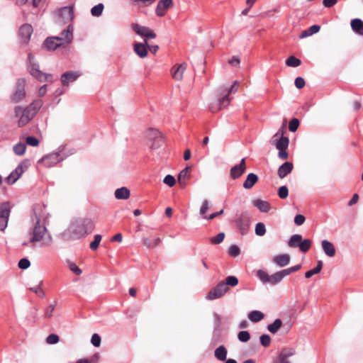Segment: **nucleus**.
Here are the masks:
<instances>
[{"instance_id":"nucleus-1","label":"nucleus","mask_w":363,"mask_h":363,"mask_svg":"<svg viewBox=\"0 0 363 363\" xmlns=\"http://www.w3.org/2000/svg\"><path fill=\"white\" fill-rule=\"evenodd\" d=\"M43 104L42 100L37 99L26 107L21 106H15L13 112L18 126L22 128L28 124L37 115Z\"/></svg>"},{"instance_id":"nucleus-2","label":"nucleus","mask_w":363,"mask_h":363,"mask_svg":"<svg viewBox=\"0 0 363 363\" xmlns=\"http://www.w3.org/2000/svg\"><path fill=\"white\" fill-rule=\"evenodd\" d=\"M37 242H42L43 246H48L52 242L51 236L48 234L46 228L40 223L39 219L29 233V238L27 240H23L21 245L23 247H33Z\"/></svg>"},{"instance_id":"nucleus-3","label":"nucleus","mask_w":363,"mask_h":363,"mask_svg":"<svg viewBox=\"0 0 363 363\" xmlns=\"http://www.w3.org/2000/svg\"><path fill=\"white\" fill-rule=\"evenodd\" d=\"M61 37H48L44 43L43 47L48 51H54L57 48L69 44L73 39V26L70 24L61 34Z\"/></svg>"},{"instance_id":"nucleus-4","label":"nucleus","mask_w":363,"mask_h":363,"mask_svg":"<svg viewBox=\"0 0 363 363\" xmlns=\"http://www.w3.org/2000/svg\"><path fill=\"white\" fill-rule=\"evenodd\" d=\"M238 284V279L235 276H229L226 277L225 281L219 282L214 288L211 289L207 294L206 298L208 300H214L224 296L228 291L229 286H235Z\"/></svg>"},{"instance_id":"nucleus-5","label":"nucleus","mask_w":363,"mask_h":363,"mask_svg":"<svg viewBox=\"0 0 363 363\" xmlns=\"http://www.w3.org/2000/svg\"><path fill=\"white\" fill-rule=\"evenodd\" d=\"M238 91V82H234L233 84L230 88H225L220 91V98L218 100L215 105H212L210 107V110L212 112H216L220 110L223 107H226L230 101L229 94L231 93H235Z\"/></svg>"},{"instance_id":"nucleus-6","label":"nucleus","mask_w":363,"mask_h":363,"mask_svg":"<svg viewBox=\"0 0 363 363\" xmlns=\"http://www.w3.org/2000/svg\"><path fill=\"white\" fill-rule=\"evenodd\" d=\"M29 163L24 160L21 162L16 168L5 179V182L9 184H13L21 175L28 169Z\"/></svg>"},{"instance_id":"nucleus-7","label":"nucleus","mask_w":363,"mask_h":363,"mask_svg":"<svg viewBox=\"0 0 363 363\" xmlns=\"http://www.w3.org/2000/svg\"><path fill=\"white\" fill-rule=\"evenodd\" d=\"M26 81L23 79L17 80L13 93L11 95V101L13 103H18L26 97Z\"/></svg>"},{"instance_id":"nucleus-8","label":"nucleus","mask_w":363,"mask_h":363,"mask_svg":"<svg viewBox=\"0 0 363 363\" xmlns=\"http://www.w3.org/2000/svg\"><path fill=\"white\" fill-rule=\"evenodd\" d=\"M286 123V121L284 122ZM285 123L283 124L282 128L274 135L273 144L278 150L287 149L289 143V140L287 137L284 136Z\"/></svg>"},{"instance_id":"nucleus-9","label":"nucleus","mask_w":363,"mask_h":363,"mask_svg":"<svg viewBox=\"0 0 363 363\" xmlns=\"http://www.w3.org/2000/svg\"><path fill=\"white\" fill-rule=\"evenodd\" d=\"M235 223L242 235H246L248 233L250 225V217L247 212L240 213Z\"/></svg>"},{"instance_id":"nucleus-10","label":"nucleus","mask_w":363,"mask_h":363,"mask_svg":"<svg viewBox=\"0 0 363 363\" xmlns=\"http://www.w3.org/2000/svg\"><path fill=\"white\" fill-rule=\"evenodd\" d=\"M131 27L135 33L143 37L147 40L149 39H154L157 37V35L155 33V31L148 27L143 26L138 23L132 24Z\"/></svg>"},{"instance_id":"nucleus-11","label":"nucleus","mask_w":363,"mask_h":363,"mask_svg":"<svg viewBox=\"0 0 363 363\" xmlns=\"http://www.w3.org/2000/svg\"><path fill=\"white\" fill-rule=\"evenodd\" d=\"M147 137L149 140L157 141V146L155 144H151L150 147L151 150H157L162 146L163 143V138L161 133L155 128H150L146 132Z\"/></svg>"},{"instance_id":"nucleus-12","label":"nucleus","mask_w":363,"mask_h":363,"mask_svg":"<svg viewBox=\"0 0 363 363\" xmlns=\"http://www.w3.org/2000/svg\"><path fill=\"white\" fill-rule=\"evenodd\" d=\"M10 216V206L8 203H4L0 206V230L4 231L8 225Z\"/></svg>"},{"instance_id":"nucleus-13","label":"nucleus","mask_w":363,"mask_h":363,"mask_svg":"<svg viewBox=\"0 0 363 363\" xmlns=\"http://www.w3.org/2000/svg\"><path fill=\"white\" fill-rule=\"evenodd\" d=\"M29 72L32 76L40 80L43 81H52V75L50 74H45L39 70L38 65L35 64H30L29 66Z\"/></svg>"},{"instance_id":"nucleus-14","label":"nucleus","mask_w":363,"mask_h":363,"mask_svg":"<svg viewBox=\"0 0 363 363\" xmlns=\"http://www.w3.org/2000/svg\"><path fill=\"white\" fill-rule=\"evenodd\" d=\"M246 170L245 159L241 160L240 164L233 166L230 169V174L233 179H236L241 177Z\"/></svg>"},{"instance_id":"nucleus-15","label":"nucleus","mask_w":363,"mask_h":363,"mask_svg":"<svg viewBox=\"0 0 363 363\" xmlns=\"http://www.w3.org/2000/svg\"><path fill=\"white\" fill-rule=\"evenodd\" d=\"M173 6V0H160L155 10L156 14L160 16H164L167 11Z\"/></svg>"},{"instance_id":"nucleus-16","label":"nucleus","mask_w":363,"mask_h":363,"mask_svg":"<svg viewBox=\"0 0 363 363\" xmlns=\"http://www.w3.org/2000/svg\"><path fill=\"white\" fill-rule=\"evenodd\" d=\"M33 31L31 25L26 23L21 26L19 29V36L23 43H27L29 41Z\"/></svg>"},{"instance_id":"nucleus-17","label":"nucleus","mask_w":363,"mask_h":363,"mask_svg":"<svg viewBox=\"0 0 363 363\" xmlns=\"http://www.w3.org/2000/svg\"><path fill=\"white\" fill-rule=\"evenodd\" d=\"M81 75V72L79 71L77 72H65L61 76V82L64 86H68L69 82H74L79 76Z\"/></svg>"},{"instance_id":"nucleus-18","label":"nucleus","mask_w":363,"mask_h":363,"mask_svg":"<svg viewBox=\"0 0 363 363\" xmlns=\"http://www.w3.org/2000/svg\"><path fill=\"white\" fill-rule=\"evenodd\" d=\"M186 69V65L182 63L176 65L171 69L172 77L174 80L181 81L183 79L184 73Z\"/></svg>"},{"instance_id":"nucleus-19","label":"nucleus","mask_w":363,"mask_h":363,"mask_svg":"<svg viewBox=\"0 0 363 363\" xmlns=\"http://www.w3.org/2000/svg\"><path fill=\"white\" fill-rule=\"evenodd\" d=\"M134 52L141 58H144L147 55V42L144 39L143 43H135L133 45Z\"/></svg>"},{"instance_id":"nucleus-20","label":"nucleus","mask_w":363,"mask_h":363,"mask_svg":"<svg viewBox=\"0 0 363 363\" xmlns=\"http://www.w3.org/2000/svg\"><path fill=\"white\" fill-rule=\"evenodd\" d=\"M60 18L64 23L71 21L74 18L73 9L71 6H65L60 10Z\"/></svg>"},{"instance_id":"nucleus-21","label":"nucleus","mask_w":363,"mask_h":363,"mask_svg":"<svg viewBox=\"0 0 363 363\" xmlns=\"http://www.w3.org/2000/svg\"><path fill=\"white\" fill-rule=\"evenodd\" d=\"M294 168V165L291 162H286L281 164L278 169V176L279 178L283 179L290 174Z\"/></svg>"},{"instance_id":"nucleus-22","label":"nucleus","mask_w":363,"mask_h":363,"mask_svg":"<svg viewBox=\"0 0 363 363\" xmlns=\"http://www.w3.org/2000/svg\"><path fill=\"white\" fill-rule=\"evenodd\" d=\"M295 354V350L293 348H284L279 355V363H291L288 358Z\"/></svg>"},{"instance_id":"nucleus-23","label":"nucleus","mask_w":363,"mask_h":363,"mask_svg":"<svg viewBox=\"0 0 363 363\" xmlns=\"http://www.w3.org/2000/svg\"><path fill=\"white\" fill-rule=\"evenodd\" d=\"M60 161L58 153H52L42 158V162L47 167L52 166Z\"/></svg>"},{"instance_id":"nucleus-24","label":"nucleus","mask_w":363,"mask_h":363,"mask_svg":"<svg viewBox=\"0 0 363 363\" xmlns=\"http://www.w3.org/2000/svg\"><path fill=\"white\" fill-rule=\"evenodd\" d=\"M350 26L355 33L363 35V21L360 18H354L351 21Z\"/></svg>"},{"instance_id":"nucleus-25","label":"nucleus","mask_w":363,"mask_h":363,"mask_svg":"<svg viewBox=\"0 0 363 363\" xmlns=\"http://www.w3.org/2000/svg\"><path fill=\"white\" fill-rule=\"evenodd\" d=\"M252 203L262 212L267 213L271 209L270 203L267 201L258 199L253 201Z\"/></svg>"},{"instance_id":"nucleus-26","label":"nucleus","mask_w":363,"mask_h":363,"mask_svg":"<svg viewBox=\"0 0 363 363\" xmlns=\"http://www.w3.org/2000/svg\"><path fill=\"white\" fill-rule=\"evenodd\" d=\"M162 240L159 237H157L153 240H151L150 238H143V245L148 249L156 247L159 246Z\"/></svg>"},{"instance_id":"nucleus-27","label":"nucleus","mask_w":363,"mask_h":363,"mask_svg":"<svg viewBox=\"0 0 363 363\" xmlns=\"http://www.w3.org/2000/svg\"><path fill=\"white\" fill-rule=\"evenodd\" d=\"M322 247L325 253L329 257H333L335 255V248L333 244L326 240L322 241Z\"/></svg>"},{"instance_id":"nucleus-28","label":"nucleus","mask_w":363,"mask_h":363,"mask_svg":"<svg viewBox=\"0 0 363 363\" xmlns=\"http://www.w3.org/2000/svg\"><path fill=\"white\" fill-rule=\"evenodd\" d=\"M258 182V177L254 173H250L243 183V187L246 189H251Z\"/></svg>"},{"instance_id":"nucleus-29","label":"nucleus","mask_w":363,"mask_h":363,"mask_svg":"<svg viewBox=\"0 0 363 363\" xmlns=\"http://www.w3.org/2000/svg\"><path fill=\"white\" fill-rule=\"evenodd\" d=\"M191 170V167H186L183 170L180 172L178 175V182L182 186H185L186 182L190 178L189 172Z\"/></svg>"},{"instance_id":"nucleus-30","label":"nucleus","mask_w":363,"mask_h":363,"mask_svg":"<svg viewBox=\"0 0 363 363\" xmlns=\"http://www.w3.org/2000/svg\"><path fill=\"white\" fill-rule=\"evenodd\" d=\"M273 261L279 267H285L288 265L290 262V256L286 254L277 255L274 257Z\"/></svg>"},{"instance_id":"nucleus-31","label":"nucleus","mask_w":363,"mask_h":363,"mask_svg":"<svg viewBox=\"0 0 363 363\" xmlns=\"http://www.w3.org/2000/svg\"><path fill=\"white\" fill-rule=\"evenodd\" d=\"M115 196L117 199H127L130 196V191L126 187H121L115 191Z\"/></svg>"},{"instance_id":"nucleus-32","label":"nucleus","mask_w":363,"mask_h":363,"mask_svg":"<svg viewBox=\"0 0 363 363\" xmlns=\"http://www.w3.org/2000/svg\"><path fill=\"white\" fill-rule=\"evenodd\" d=\"M82 228H84V230H80L79 232L82 233L83 235L91 233L94 228V223L92 220H91L90 219L84 220L82 223Z\"/></svg>"},{"instance_id":"nucleus-33","label":"nucleus","mask_w":363,"mask_h":363,"mask_svg":"<svg viewBox=\"0 0 363 363\" xmlns=\"http://www.w3.org/2000/svg\"><path fill=\"white\" fill-rule=\"evenodd\" d=\"M264 314L259 311H252L248 315L249 319L254 323L260 321L264 318Z\"/></svg>"},{"instance_id":"nucleus-34","label":"nucleus","mask_w":363,"mask_h":363,"mask_svg":"<svg viewBox=\"0 0 363 363\" xmlns=\"http://www.w3.org/2000/svg\"><path fill=\"white\" fill-rule=\"evenodd\" d=\"M227 350L224 346H220L215 350V357L221 361L226 359Z\"/></svg>"},{"instance_id":"nucleus-35","label":"nucleus","mask_w":363,"mask_h":363,"mask_svg":"<svg viewBox=\"0 0 363 363\" xmlns=\"http://www.w3.org/2000/svg\"><path fill=\"white\" fill-rule=\"evenodd\" d=\"M301 240H302V235H299V234H295L290 238V239L288 242V245L290 247H298V245L301 242Z\"/></svg>"},{"instance_id":"nucleus-36","label":"nucleus","mask_w":363,"mask_h":363,"mask_svg":"<svg viewBox=\"0 0 363 363\" xmlns=\"http://www.w3.org/2000/svg\"><path fill=\"white\" fill-rule=\"evenodd\" d=\"M282 325V321L280 319H276L273 323L268 325L267 329L272 333H276Z\"/></svg>"},{"instance_id":"nucleus-37","label":"nucleus","mask_w":363,"mask_h":363,"mask_svg":"<svg viewBox=\"0 0 363 363\" xmlns=\"http://www.w3.org/2000/svg\"><path fill=\"white\" fill-rule=\"evenodd\" d=\"M311 244L312 241L310 239H306L304 240H301L298 245V247L301 252H306L311 248Z\"/></svg>"},{"instance_id":"nucleus-38","label":"nucleus","mask_w":363,"mask_h":363,"mask_svg":"<svg viewBox=\"0 0 363 363\" xmlns=\"http://www.w3.org/2000/svg\"><path fill=\"white\" fill-rule=\"evenodd\" d=\"M301 64V61L294 56H290L286 60V65L289 67H296L299 66Z\"/></svg>"},{"instance_id":"nucleus-39","label":"nucleus","mask_w":363,"mask_h":363,"mask_svg":"<svg viewBox=\"0 0 363 363\" xmlns=\"http://www.w3.org/2000/svg\"><path fill=\"white\" fill-rule=\"evenodd\" d=\"M26 149V145L23 143H18L13 146V151L17 155H23L25 153Z\"/></svg>"},{"instance_id":"nucleus-40","label":"nucleus","mask_w":363,"mask_h":363,"mask_svg":"<svg viewBox=\"0 0 363 363\" xmlns=\"http://www.w3.org/2000/svg\"><path fill=\"white\" fill-rule=\"evenodd\" d=\"M104 8V6L103 4H99L96 6H94L91 9V15L94 16H96V17L100 16L103 12Z\"/></svg>"},{"instance_id":"nucleus-41","label":"nucleus","mask_w":363,"mask_h":363,"mask_svg":"<svg viewBox=\"0 0 363 363\" xmlns=\"http://www.w3.org/2000/svg\"><path fill=\"white\" fill-rule=\"evenodd\" d=\"M283 279V277L279 272L270 275L269 284L275 285L279 283Z\"/></svg>"},{"instance_id":"nucleus-42","label":"nucleus","mask_w":363,"mask_h":363,"mask_svg":"<svg viewBox=\"0 0 363 363\" xmlns=\"http://www.w3.org/2000/svg\"><path fill=\"white\" fill-rule=\"evenodd\" d=\"M155 0H131L133 5L140 7L147 6L155 2Z\"/></svg>"},{"instance_id":"nucleus-43","label":"nucleus","mask_w":363,"mask_h":363,"mask_svg":"<svg viewBox=\"0 0 363 363\" xmlns=\"http://www.w3.org/2000/svg\"><path fill=\"white\" fill-rule=\"evenodd\" d=\"M257 275L264 284L269 282L270 275H269L266 272L263 270H258Z\"/></svg>"},{"instance_id":"nucleus-44","label":"nucleus","mask_w":363,"mask_h":363,"mask_svg":"<svg viewBox=\"0 0 363 363\" xmlns=\"http://www.w3.org/2000/svg\"><path fill=\"white\" fill-rule=\"evenodd\" d=\"M255 233L259 236H263L266 233L265 225L263 223H258L256 225Z\"/></svg>"},{"instance_id":"nucleus-45","label":"nucleus","mask_w":363,"mask_h":363,"mask_svg":"<svg viewBox=\"0 0 363 363\" xmlns=\"http://www.w3.org/2000/svg\"><path fill=\"white\" fill-rule=\"evenodd\" d=\"M99 359V355L98 354H95L91 356L89 359H79L77 363H97Z\"/></svg>"},{"instance_id":"nucleus-46","label":"nucleus","mask_w":363,"mask_h":363,"mask_svg":"<svg viewBox=\"0 0 363 363\" xmlns=\"http://www.w3.org/2000/svg\"><path fill=\"white\" fill-rule=\"evenodd\" d=\"M225 238V233H220L216 236L213 237L210 239V241L212 244L218 245L221 243Z\"/></svg>"},{"instance_id":"nucleus-47","label":"nucleus","mask_w":363,"mask_h":363,"mask_svg":"<svg viewBox=\"0 0 363 363\" xmlns=\"http://www.w3.org/2000/svg\"><path fill=\"white\" fill-rule=\"evenodd\" d=\"M101 240V236L100 235H96L94 236V241H92L91 243H90V248L92 250H96L99 244H100V242Z\"/></svg>"},{"instance_id":"nucleus-48","label":"nucleus","mask_w":363,"mask_h":363,"mask_svg":"<svg viewBox=\"0 0 363 363\" xmlns=\"http://www.w3.org/2000/svg\"><path fill=\"white\" fill-rule=\"evenodd\" d=\"M278 195L282 199L287 198L289 195L288 188L286 186H281L279 187L278 190Z\"/></svg>"},{"instance_id":"nucleus-49","label":"nucleus","mask_w":363,"mask_h":363,"mask_svg":"<svg viewBox=\"0 0 363 363\" xmlns=\"http://www.w3.org/2000/svg\"><path fill=\"white\" fill-rule=\"evenodd\" d=\"M59 340V336L56 334H50L46 338V342L50 345L56 344Z\"/></svg>"},{"instance_id":"nucleus-50","label":"nucleus","mask_w":363,"mask_h":363,"mask_svg":"<svg viewBox=\"0 0 363 363\" xmlns=\"http://www.w3.org/2000/svg\"><path fill=\"white\" fill-rule=\"evenodd\" d=\"M299 125V121L297 118H293L289 124V129L291 132L297 130Z\"/></svg>"},{"instance_id":"nucleus-51","label":"nucleus","mask_w":363,"mask_h":363,"mask_svg":"<svg viewBox=\"0 0 363 363\" xmlns=\"http://www.w3.org/2000/svg\"><path fill=\"white\" fill-rule=\"evenodd\" d=\"M238 337L241 342H247L250 338V335L247 331H240L238 335Z\"/></svg>"},{"instance_id":"nucleus-52","label":"nucleus","mask_w":363,"mask_h":363,"mask_svg":"<svg viewBox=\"0 0 363 363\" xmlns=\"http://www.w3.org/2000/svg\"><path fill=\"white\" fill-rule=\"evenodd\" d=\"M26 143L27 145H30L32 147H37L39 145L38 140L33 136H28L26 139Z\"/></svg>"},{"instance_id":"nucleus-53","label":"nucleus","mask_w":363,"mask_h":363,"mask_svg":"<svg viewBox=\"0 0 363 363\" xmlns=\"http://www.w3.org/2000/svg\"><path fill=\"white\" fill-rule=\"evenodd\" d=\"M260 342L262 346H264L265 347H268V346H269V345L271 343V337L268 335H266V334L262 335L260 337Z\"/></svg>"},{"instance_id":"nucleus-54","label":"nucleus","mask_w":363,"mask_h":363,"mask_svg":"<svg viewBox=\"0 0 363 363\" xmlns=\"http://www.w3.org/2000/svg\"><path fill=\"white\" fill-rule=\"evenodd\" d=\"M208 209H209V202L207 200H204L202 202L201 206L200 208V214H201L204 217L205 216L204 215L206 214V213L208 211Z\"/></svg>"},{"instance_id":"nucleus-55","label":"nucleus","mask_w":363,"mask_h":363,"mask_svg":"<svg viewBox=\"0 0 363 363\" xmlns=\"http://www.w3.org/2000/svg\"><path fill=\"white\" fill-rule=\"evenodd\" d=\"M164 183L169 186L172 187L175 184V179L172 175H167L164 179Z\"/></svg>"},{"instance_id":"nucleus-56","label":"nucleus","mask_w":363,"mask_h":363,"mask_svg":"<svg viewBox=\"0 0 363 363\" xmlns=\"http://www.w3.org/2000/svg\"><path fill=\"white\" fill-rule=\"evenodd\" d=\"M101 337L95 333L91 336V342L94 347H99L101 345Z\"/></svg>"},{"instance_id":"nucleus-57","label":"nucleus","mask_w":363,"mask_h":363,"mask_svg":"<svg viewBox=\"0 0 363 363\" xmlns=\"http://www.w3.org/2000/svg\"><path fill=\"white\" fill-rule=\"evenodd\" d=\"M30 261L26 258L20 259L18 262V267L22 269H26L30 267Z\"/></svg>"},{"instance_id":"nucleus-58","label":"nucleus","mask_w":363,"mask_h":363,"mask_svg":"<svg viewBox=\"0 0 363 363\" xmlns=\"http://www.w3.org/2000/svg\"><path fill=\"white\" fill-rule=\"evenodd\" d=\"M55 304H51L47 307V308L45 311V317L47 318H50L52 316V313L55 311Z\"/></svg>"},{"instance_id":"nucleus-59","label":"nucleus","mask_w":363,"mask_h":363,"mask_svg":"<svg viewBox=\"0 0 363 363\" xmlns=\"http://www.w3.org/2000/svg\"><path fill=\"white\" fill-rule=\"evenodd\" d=\"M294 83L296 87L298 89H302L303 87H304L306 84L304 79L301 77H296Z\"/></svg>"},{"instance_id":"nucleus-60","label":"nucleus","mask_w":363,"mask_h":363,"mask_svg":"<svg viewBox=\"0 0 363 363\" xmlns=\"http://www.w3.org/2000/svg\"><path fill=\"white\" fill-rule=\"evenodd\" d=\"M229 254L233 257H237L240 254V248L237 245H232L228 250Z\"/></svg>"},{"instance_id":"nucleus-61","label":"nucleus","mask_w":363,"mask_h":363,"mask_svg":"<svg viewBox=\"0 0 363 363\" xmlns=\"http://www.w3.org/2000/svg\"><path fill=\"white\" fill-rule=\"evenodd\" d=\"M69 268L77 275H80L82 272V270L77 266V264L73 262H70L69 264Z\"/></svg>"},{"instance_id":"nucleus-62","label":"nucleus","mask_w":363,"mask_h":363,"mask_svg":"<svg viewBox=\"0 0 363 363\" xmlns=\"http://www.w3.org/2000/svg\"><path fill=\"white\" fill-rule=\"evenodd\" d=\"M306 220L304 216L298 214L294 218V223L296 225H301Z\"/></svg>"},{"instance_id":"nucleus-63","label":"nucleus","mask_w":363,"mask_h":363,"mask_svg":"<svg viewBox=\"0 0 363 363\" xmlns=\"http://www.w3.org/2000/svg\"><path fill=\"white\" fill-rule=\"evenodd\" d=\"M279 10L277 9H274L272 10H269L267 11H265L261 14L262 18H269L274 16V13L278 12Z\"/></svg>"},{"instance_id":"nucleus-64","label":"nucleus","mask_w":363,"mask_h":363,"mask_svg":"<svg viewBox=\"0 0 363 363\" xmlns=\"http://www.w3.org/2000/svg\"><path fill=\"white\" fill-rule=\"evenodd\" d=\"M240 60L237 56H233L231 58V60H229V64L233 66H235V67H238L240 65Z\"/></svg>"}]
</instances>
